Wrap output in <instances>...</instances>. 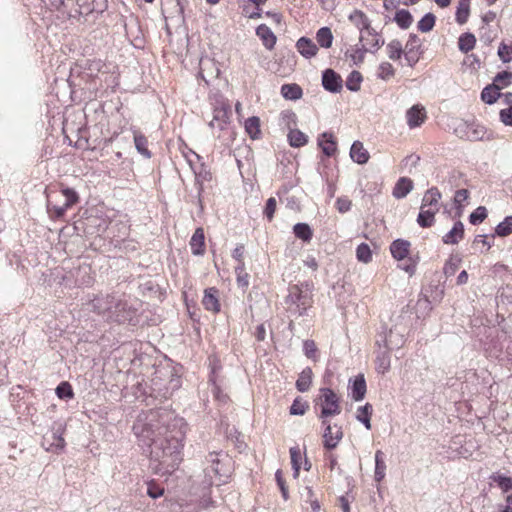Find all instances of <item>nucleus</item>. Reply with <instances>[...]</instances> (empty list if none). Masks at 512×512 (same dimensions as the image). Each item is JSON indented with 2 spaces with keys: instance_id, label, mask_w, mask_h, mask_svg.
Wrapping results in <instances>:
<instances>
[{
  "instance_id": "f257e3e1",
  "label": "nucleus",
  "mask_w": 512,
  "mask_h": 512,
  "mask_svg": "<svg viewBox=\"0 0 512 512\" xmlns=\"http://www.w3.org/2000/svg\"><path fill=\"white\" fill-rule=\"evenodd\" d=\"M151 415L149 423L133 427L135 434L144 445L152 447L151 453L157 455L156 450H162V463H166L168 459L172 462L178 461L186 434L187 425L184 419L165 410Z\"/></svg>"
},
{
  "instance_id": "f03ea898",
  "label": "nucleus",
  "mask_w": 512,
  "mask_h": 512,
  "mask_svg": "<svg viewBox=\"0 0 512 512\" xmlns=\"http://www.w3.org/2000/svg\"><path fill=\"white\" fill-rule=\"evenodd\" d=\"M313 285L308 282L290 285L285 297L287 312L295 317L306 316L313 306Z\"/></svg>"
},
{
  "instance_id": "7ed1b4c3",
  "label": "nucleus",
  "mask_w": 512,
  "mask_h": 512,
  "mask_svg": "<svg viewBox=\"0 0 512 512\" xmlns=\"http://www.w3.org/2000/svg\"><path fill=\"white\" fill-rule=\"evenodd\" d=\"M76 5L68 12L70 19H76L79 24L87 22V17L94 13L102 14L108 7L107 0H74Z\"/></svg>"
},
{
  "instance_id": "20e7f679",
  "label": "nucleus",
  "mask_w": 512,
  "mask_h": 512,
  "mask_svg": "<svg viewBox=\"0 0 512 512\" xmlns=\"http://www.w3.org/2000/svg\"><path fill=\"white\" fill-rule=\"evenodd\" d=\"M317 404L321 407L319 418H328L341 413L340 399L338 395L330 388H321L319 390Z\"/></svg>"
},
{
  "instance_id": "39448f33",
  "label": "nucleus",
  "mask_w": 512,
  "mask_h": 512,
  "mask_svg": "<svg viewBox=\"0 0 512 512\" xmlns=\"http://www.w3.org/2000/svg\"><path fill=\"white\" fill-rule=\"evenodd\" d=\"M91 307L93 311L97 312L100 315L107 317L108 319H113L114 317H118L117 312L124 308V304H122L119 300H117L112 295H106L104 297H96L91 301Z\"/></svg>"
},
{
  "instance_id": "423d86ee",
  "label": "nucleus",
  "mask_w": 512,
  "mask_h": 512,
  "mask_svg": "<svg viewBox=\"0 0 512 512\" xmlns=\"http://www.w3.org/2000/svg\"><path fill=\"white\" fill-rule=\"evenodd\" d=\"M64 427L61 423L55 424L50 435H44L41 446L48 452L60 453L65 447L63 438Z\"/></svg>"
},
{
  "instance_id": "0eeeda50",
  "label": "nucleus",
  "mask_w": 512,
  "mask_h": 512,
  "mask_svg": "<svg viewBox=\"0 0 512 512\" xmlns=\"http://www.w3.org/2000/svg\"><path fill=\"white\" fill-rule=\"evenodd\" d=\"M384 44L385 41L382 37L373 38V43H368V46L356 45L349 55L348 52L346 53V56L350 57L355 65H359L363 63L366 52L376 53Z\"/></svg>"
},
{
  "instance_id": "6e6552de",
  "label": "nucleus",
  "mask_w": 512,
  "mask_h": 512,
  "mask_svg": "<svg viewBox=\"0 0 512 512\" xmlns=\"http://www.w3.org/2000/svg\"><path fill=\"white\" fill-rule=\"evenodd\" d=\"M348 19L359 29L360 34L364 31L373 38L381 37L374 28L371 27V22L364 12L361 10H354Z\"/></svg>"
},
{
  "instance_id": "1a4fd4ad",
  "label": "nucleus",
  "mask_w": 512,
  "mask_h": 512,
  "mask_svg": "<svg viewBox=\"0 0 512 512\" xmlns=\"http://www.w3.org/2000/svg\"><path fill=\"white\" fill-rule=\"evenodd\" d=\"M230 119V107L221 102L213 109V118L209 122V126L214 129L224 130Z\"/></svg>"
},
{
  "instance_id": "9d476101",
  "label": "nucleus",
  "mask_w": 512,
  "mask_h": 512,
  "mask_svg": "<svg viewBox=\"0 0 512 512\" xmlns=\"http://www.w3.org/2000/svg\"><path fill=\"white\" fill-rule=\"evenodd\" d=\"M377 350L375 359V369L378 373L384 374L390 369V349L386 348L381 340L376 339Z\"/></svg>"
},
{
  "instance_id": "9b49d317",
  "label": "nucleus",
  "mask_w": 512,
  "mask_h": 512,
  "mask_svg": "<svg viewBox=\"0 0 512 512\" xmlns=\"http://www.w3.org/2000/svg\"><path fill=\"white\" fill-rule=\"evenodd\" d=\"M322 85L325 90L331 93H338L342 90L343 81L338 73L328 68L322 73Z\"/></svg>"
},
{
  "instance_id": "f8f14e48",
  "label": "nucleus",
  "mask_w": 512,
  "mask_h": 512,
  "mask_svg": "<svg viewBox=\"0 0 512 512\" xmlns=\"http://www.w3.org/2000/svg\"><path fill=\"white\" fill-rule=\"evenodd\" d=\"M377 339L381 340V343L390 350L399 349L405 342L404 335L397 332L395 329H390L389 333H379Z\"/></svg>"
},
{
  "instance_id": "ddd939ff",
  "label": "nucleus",
  "mask_w": 512,
  "mask_h": 512,
  "mask_svg": "<svg viewBox=\"0 0 512 512\" xmlns=\"http://www.w3.org/2000/svg\"><path fill=\"white\" fill-rule=\"evenodd\" d=\"M349 384L351 398L357 402L362 401L365 398L367 391V385L364 375H356L353 379H350Z\"/></svg>"
},
{
  "instance_id": "4468645a",
  "label": "nucleus",
  "mask_w": 512,
  "mask_h": 512,
  "mask_svg": "<svg viewBox=\"0 0 512 512\" xmlns=\"http://www.w3.org/2000/svg\"><path fill=\"white\" fill-rule=\"evenodd\" d=\"M334 428H336L335 432H333V427L331 426V424H327L326 429H324L323 445L328 450L336 448L343 437L342 428L338 427L337 425H335Z\"/></svg>"
},
{
  "instance_id": "2eb2a0df",
  "label": "nucleus",
  "mask_w": 512,
  "mask_h": 512,
  "mask_svg": "<svg viewBox=\"0 0 512 512\" xmlns=\"http://www.w3.org/2000/svg\"><path fill=\"white\" fill-rule=\"evenodd\" d=\"M207 463H209V466H207L204 469L205 477L208 478L207 483L211 485L213 483L214 477H220L222 476L221 469L219 467L220 460L218 458V454L215 452H211L206 457Z\"/></svg>"
},
{
  "instance_id": "dca6fc26",
  "label": "nucleus",
  "mask_w": 512,
  "mask_h": 512,
  "mask_svg": "<svg viewBox=\"0 0 512 512\" xmlns=\"http://www.w3.org/2000/svg\"><path fill=\"white\" fill-rule=\"evenodd\" d=\"M407 124L410 128L419 127L426 119L425 108L414 105L406 112Z\"/></svg>"
},
{
  "instance_id": "f3484780",
  "label": "nucleus",
  "mask_w": 512,
  "mask_h": 512,
  "mask_svg": "<svg viewBox=\"0 0 512 512\" xmlns=\"http://www.w3.org/2000/svg\"><path fill=\"white\" fill-rule=\"evenodd\" d=\"M190 248L193 255L201 256L205 252V235L203 228H197L190 239Z\"/></svg>"
},
{
  "instance_id": "a211bd4d",
  "label": "nucleus",
  "mask_w": 512,
  "mask_h": 512,
  "mask_svg": "<svg viewBox=\"0 0 512 512\" xmlns=\"http://www.w3.org/2000/svg\"><path fill=\"white\" fill-rule=\"evenodd\" d=\"M256 35L261 39L266 49L272 50L274 48L277 38L266 24H260L256 28Z\"/></svg>"
},
{
  "instance_id": "6ab92c4d",
  "label": "nucleus",
  "mask_w": 512,
  "mask_h": 512,
  "mask_svg": "<svg viewBox=\"0 0 512 512\" xmlns=\"http://www.w3.org/2000/svg\"><path fill=\"white\" fill-rule=\"evenodd\" d=\"M217 295H218V290L214 287L207 288L205 290L204 297L202 299V304L206 310L212 311L215 313L220 311V303H219Z\"/></svg>"
},
{
  "instance_id": "aec40b11",
  "label": "nucleus",
  "mask_w": 512,
  "mask_h": 512,
  "mask_svg": "<svg viewBox=\"0 0 512 512\" xmlns=\"http://www.w3.org/2000/svg\"><path fill=\"white\" fill-rule=\"evenodd\" d=\"M298 52L305 58L309 59L314 57L318 52L317 45L307 37H301L296 42Z\"/></svg>"
},
{
  "instance_id": "412c9836",
  "label": "nucleus",
  "mask_w": 512,
  "mask_h": 512,
  "mask_svg": "<svg viewBox=\"0 0 512 512\" xmlns=\"http://www.w3.org/2000/svg\"><path fill=\"white\" fill-rule=\"evenodd\" d=\"M464 237V224L458 220L454 223L452 229L446 233L442 241L445 244L455 245L458 244L460 240Z\"/></svg>"
},
{
  "instance_id": "4be33fe9",
  "label": "nucleus",
  "mask_w": 512,
  "mask_h": 512,
  "mask_svg": "<svg viewBox=\"0 0 512 512\" xmlns=\"http://www.w3.org/2000/svg\"><path fill=\"white\" fill-rule=\"evenodd\" d=\"M410 242L404 239L394 240L390 245V252L396 260H403L408 256Z\"/></svg>"
},
{
  "instance_id": "5701e85b",
  "label": "nucleus",
  "mask_w": 512,
  "mask_h": 512,
  "mask_svg": "<svg viewBox=\"0 0 512 512\" xmlns=\"http://www.w3.org/2000/svg\"><path fill=\"white\" fill-rule=\"evenodd\" d=\"M413 189V181L407 177H401L393 188V196L396 199L405 198Z\"/></svg>"
},
{
  "instance_id": "b1692460",
  "label": "nucleus",
  "mask_w": 512,
  "mask_h": 512,
  "mask_svg": "<svg viewBox=\"0 0 512 512\" xmlns=\"http://www.w3.org/2000/svg\"><path fill=\"white\" fill-rule=\"evenodd\" d=\"M439 208H424L420 207V212L417 217V223L422 228H429L435 222V215Z\"/></svg>"
},
{
  "instance_id": "393cba45",
  "label": "nucleus",
  "mask_w": 512,
  "mask_h": 512,
  "mask_svg": "<svg viewBox=\"0 0 512 512\" xmlns=\"http://www.w3.org/2000/svg\"><path fill=\"white\" fill-rule=\"evenodd\" d=\"M318 145L321 147L322 152L328 157H331L336 151V141L329 132H324L320 135Z\"/></svg>"
},
{
  "instance_id": "a878e982",
  "label": "nucleus",
  "mask_w": 512,
  "mask_h": 512,
  "mask_svg": "<svg viewBox=\"0 0 512 512\" xmlns=\"http://www.w3.org/2000/svg\"><path fill=\"white\" fill-rule=\"evenodd\" d=\"M350 157L358 164H365L369 160V153L360 141H355L350 149Z\"/></svg>"
},
{
  "instance_id": "bb28decb",
  "label": "nucleus",
  "mask_w": 512,
  "mask_h": 512,
  "mask_svg": "<svg viewBox=\"0 0 512 512\" xmlns=\"http://www.w3.org/2000/svg\"><path fill=\"white\" fill-rule=\"evenodd\" d=\"M441 199V193L437 187H431L428 189L422 199L421 207L424 208H439V200Z\"/></svg>"
},
{
  "instance_id": "cd10ccee",
  "label": "nucleus",
  "mask_w": 512,
  "mask_h": 512,
  "mask_svg": "<svg viewBox=\"0 0 512 512\" xmlns=\"http://www.w3.org/2000/svg\"><path fill=\"white\" fill-rule=\"evenodd\" d=\"M133 139L135 148L142 156L149 159L151 158V152L148 149V140L147 138L140 133L138 130H133Z\"/></svg>"
},
{
  "instance_id": "c85d7f7f",
  "label": "nucleus",
  "mask_w": 512,
  "mask_h": 512,
  "mask_svg": "<svg viewBox=\"0 0 512 512\" xmlns=\"http://www.w3.org/2000/svg\"><path fill=\"white\" fill-rule=\"evenodd\" d=\"M312 377V369L310 367L304 368L296 381L297 390L300 392H307L311 387Z\"/></svg>"
},
{
  "instance_id": "c756f323",
  "label": "nucleus",
  "mask_w": 512,
  "mask_h": 512,
  "mask_svg": "<svg viewBox=\"0 0 512 512\" xmlns=\"http://www.w3.org/2000/svg\"><path fill=\"white\" fill-rule=\"evenodd\" d=\"M500 97L502 93L496 84L487 85L481 92V100L489 105L494 104Z\"/></svg>"
},
{
  "instance_id": "7c9ffc66",
  "label": "nucleus",
  "mask_w": 512,
  "mask_h": 512,
  "mask_svg": "<svg viewBox=\"0 0 512 512\" xmlns=\"http://www.w3.org/2000/svg\"><path fill=\"white\" fill-rule=\"evenodd\" d=\"M469 128L470 129L468 130V135H466V140L483 141L485 139H489L488 132L484 126L475 123H470Z\"/></svg>"
},
{
  "instance_id": "2f4dec72",
  "label": "nucleus",
  "mask_w": 512,
  "mask_h": 512,
  "mask_svg": "<svg viewBox=\"0 0 512 512\" xmlns=\"http://www.w3.org/2000/svg\"><path fill=\"white\" fill-rule=\"evenodd\" d=\"M373 413V406L370 403H366L363 406L358 407L356 412V419L361 422L366 429H371V416Z\"/></svg>"
},
{
  "instance_id": "473e14b6",
  "label": "nucleus",
  "mask_w": 512,
  "mask_h": 512,
  "mask_svg": "<svg viewBox=\"0 0 512 512\" xmlns=\"http://www.w3.org/2000/svg\"><path fill=\"white\" fill-rule=\"evenodd\" d=\"M281 94L285 99L298 100L302 97L303 91L298 84H284L281 87Z\"/></svg>"
},
{
  "instance_id": "72a5a7b5",
  "label": "nucleus",
  "mask_w": 512,
  "mask_h": 512,
  "mask_svg": "<svg viewBox=\"0 0 512 512\" xmlns=\"http://www.w3.org/2000/svg\"><path fill=\"white\" fill-rule=\"evenodd\" d=\"M211 179V174L209 171L202 169L200 172L195 173V185L197 187V201L201 209H203L202 205V192L204 190L203 188V182L209 181Z\"/></svg>"
},
{
  "instance_id": "f704fd0d",
  "label": "nucleus",
  "mask_w": 512,
  "mask_h": 512,
  "mask_svg": "<svg viewBox=\"0 0 512 512\" xmlns=\"http://www.w3.org/2000/svg\"><path fill=\"white\" fill-rule=\"evenodd\" d=\"M476 44L475 36L470 32H465L458 39V48L463 53H468L474 49Z\"/></svg>"
},
{
  "instance_id": "c9c22d12",
  "label": "nucleus",
  "mask_w": 512,
  "mask_h": 512,
  "mask_svg": "<svg viewBox=\"0 0 512 512\" xmlns=\"http://www.w3.org/2000/svg\"><path fill=\"white\" fill-rule=\"evenodd\" d=\"M386 464L384 462V453L381 450H377L375 453V481L380 482L385 477Z\"/></svg>"
},
{
  "instance_id": "e433bc0d",
  "label": "nucleus",
  "mask_w": 512,
  "mask_h": 512,
  "mask_svg": "<svg viewBox=\"0 0 512 512\" xmlns=\"http://www.w3.org/2000/svg\"><path fill=\"white\" fill-rule=\"evenodd\" d=\"M470 14V0H459L456 10V22L463 25L467 22Z\"/></svg>"
},
{
  "instance_id": "4c0bfd02",
  "label": "nucleus",
  "mask_w": 512,
  "mask_h": 512,
  "mask_svg": "<svg viewBox=\"0 0 512 512\" xmlns=\"http://www.w3.org/2000/svg\"><path fill=\"white\" fill-rule=\"evenodd\" d=\"M295 236L303 242H310L313 237V232L310 226L306 223H297L293 227Z\"/></svg>"
},
{
  "instance_id": "58836bf2",
  "label": "nucleus",
  "mask_w": 512,
  "mask_h": 512,
  "mask_svg": "<svg viewBox=\"0 0 512 512\" xmlns=\"http://www.w3.org/2000/svg\"><path fill=\"white\" fill-rule=\"evenodd\" d=\"M318 44L323 48H330L333 42V34L329 27H322L316 33Z\"/></svg>"
},
{
  "instance_id": "ea45409f",
  "label": "nucleus",
  "mask_w": 512,
  "mask_h": 512,
  "mask_svg": "<svg viewBox=\"0 0 512 512\" xmlns=\"http://www.w3.org/2000/svg\"><path fill=\"white\" fill-rule=\"evenodd\" d=\"M289 144L292 147H302L308 142V137L298 129H290L288 133Z\"/></svg>"
},
{
  "instance_id": "a19ab883",
  "label": "nucleus",
  "mask_w": 512,
  "mask_h": 512,
  "mask_svg": "<svg viewBox=\"0 0 512 512\" xmlns=\"http://www.w3.org/2000/svg\"><path fill=\"white\" fill-rule=\"evenodd\" d=\"M394 21L401 29H408L413 22V17L408 10L401 9L396 12Z\"/></svg>"
},
{
  "instance_id": "79ce46f5",
  "label": "nucleus",
  "mask_w": 512,
  "mask_h": 512,
  "mask_svg": "<svg viewBox=\"0 0 512 512\" xmlns=\"http://www.w3.org/2000/svg\"><path fill=\"white\" fill-rule=\"evenodd\" d=\"M245 130L252 139H257L260 134V119L256 116L249 117L245 121Z\"/></svg>"
},
{
  "instance_id": "37998d69",
  "label": "nucleus",
  "mask_w": 512,
  "mask_h": 512,
  "mask_svg": "<svg viewBox=\"0 0 512 512\" xmlns=\"http://www.w3.org/2000/svg\"><path fill=\"white\" fill-rule=\"evenodd\" d=\"M435 22H436V16L433 13L429 12V13H426L420 19V21L417 24V28L422 33H427V32H430L434 28Z\"/></svg>"
},
{
  "instance_id": "c03bdc74",
  "label": "nucleus",
  "mask_w": 512,
  "mask_h": 512,
  "mask_svg": "<svg viewBox=\"0 0 512 512\" xmlns=\"http://www.w3.org/2000/svg\"><path fill=\"white\" fill-rule=\"evenodd\" d=\"M490 479L493 482H495L504 493H507L510 490H512V478L511 477H507V476L501 475L499 473H494L490 476Z\"/></svg>"
},
{
  "instance_id": "a18cd8bd",
  "label": "nucleus",
  "mask_w": 512,
  "mask_h": 512,
  "mask_svg": "<svg viewBox=\"0 0 512 512\" xmlns=\"http://www.w3.org/2000/svg\"><path fill=\"white\" fill-rule=\"evenodd\" d=\"M512 82V72L510 71H502L496 74L493 78L492 84H496V87L499 88V91L508 87Z\"/></svg>"
},
{
  "instance_id": "49530a36",
  "label": "nucleus",
  "mask_w": 512,
  "mask_h": 512,
  "mask_svg": "<svg viewBox=\"0 0 512 512\" xmlns=\"http://www.w3.org/2000/svg\"><path fill=\"white\" fill-rule=\"evenodd\" d=\"M388 56L391 60H398L403 54L402 44L399 40L394 39L387 44Z\"/></svg>"
},
{
  "instance_id": "de8ad7c7",
  "label": "nucleus",
  "mask_w": 512,
  "mask_h": 512,
  "mask_svg": "<svg viewBox=\"0 0 512 512\" xmlns=\"http://www.w3.org/2000/svg\"><path fill=\"white\" fill-rule=\"evenodd\" d=\"M363 78H362V75L360 72L358 71H352L348 77H347V80H346V87L348 90L350 91H353V92H357L358 90H360V85H361V82H362Z\"/></svg>"
},
{
  "instance_id": "09e8293b",
  "label": "nucleus",
  "mask_w": 512,
  "mask_h": 512,
  "mask_svg": "<svg viewBox=\"0 0 512 512\" xmlns=\"http://www.w3.org/2000/svg\"><path fill=\"white\" fill-rule=\"evenodd\" d=\"M512 233V216H506L495 228V234L499 237H506Z\"/></svg>"
},
{
  "instance_id": "8fccbe9b",
  "label": "nucleus",
  "mask_w": 512,
  "mask_h": 512,
  "mask_svg": "<svg viewBox=\"0 0 512 512\" xmlns=\"http://www.w3.org/2000/svg\"><path fill=\"white\" fill-rule=\"evenodd\" d=\"M356 256L360 262L369 263L372 259L371 249L368 244L361 243L356 249Z\"/></svg>"
},
{
  "instance_id": "3c124183",
  "label": "nucleus",
  "mask_w": 512,
  "mask_h": 512,
  "mask_svg": "<svg viewBox=\"0 0 512 512\" xmlns=\"http://www.w3.org/2000/svg\"><path fill=\"white\" fill-rule=\"evenodd\" d=\"M55 391L60 399H71L74 396L71 384L66 381L61 382Z\"/></svg>"
},
{
  "instance_id": "603ef678",
  "label": "nucleus",
  "mask_w": 512,
  "mask_h": 512,
  "mask_svg": "<svg viewBox=\"0 0 512 512\" xmlns=\"http://www.w3.org/2000/svg\"><path fill=\"white\" fill-rule=\"evenodd\" d=\"M49 3L51 8L68 15V12L73 8L74 0H49Z\"/></svg>"
},
{
  "instance_id": "864d4df0",
  "label": "nucleus",
  "mask_w": 512,
  "mask_h": 512,
  "mask_svg": "<svg viewBox=\"0 0 512 512\" xmlns=\"http://www.w3.org/2000/svg\"><path fill=\"white\" fill-rule=\"evenodd\" d=\"M487 218V209L484 206L477 207L469 216L472 225H478Z\"/></svg>"
},
{
  "instance_id": "5fc2aeb1",
  "label": "nucleus",
  "mask_w": 512,
  "mask_h": 512,
  "mask_svg": "<svg viewBox=\"0 0 512 512\" xmlns=\"http://www.w3.org/2000/svg\"><path fill=\"white\" fill-rule=\"evenodd\" d=\"M62 195L65 197L64 203H65L66 207H68V208H71L73 205H75L79 201L78 193L72 188H69V187L63 188Z\"/></svg>"
},
{
  "instance_id": "6e6d98bb",
  "label": "nucleus",
  "mask_w": 512,
  "mask_h": 512,
  "mask_svg": "<svg viewBox=\"0 0 512 512\" xmlns=\"http://www.w3.org/2000/svg\"><path fill=\"white\" fill-rule=\"evenodd\" d=\"M317 351V346L313 340L307 339L303 342V352L307 358L317 361Z\"/></svg>"
},
{
  "instance_id": "4d7b16f0",
  "label": "nucleus",
  "mask_w": 512,
  "mask_h": 512,
  "mask_svg": "<svg viewBox=\"0 0 512 512\" xmlns=\"http://www.w3.org/2000/svg\"><path fill=\"white\" fill-rule=\"evenodd\" d=\"M309 405L306 401H303L301 398H296L291 407L290 414L291 415H304Z\"/></svg>"
},
{
  "instance_id": "13d9d810",
  "label": "nucleus",
  "mask_w": 512,
  "mask_h": 512,
  "mask_svg": "<svg viewBox=\"0 0 512 512\" xmlns=\"http://www.w3.org/2000/svg\"><path fill=\"white\" fill-rule=\"evenodd\" d=\"M47 209L52 217L59 219L64 216L69 208L66 207L65 203H63V205H56L53 204L51 200H48Z\"/></svg>"
},
{
  "instance_id": "bf43d9fd",
  "label": "nucleus",
  "mask_w": 512,
  "mask_h": 512,
  "mask_svg": "<svg viewBox=\"0 0 512 512\" xmlns=\"http://www.w3.org/2000/svg\"><path fill=\"white\" fill-rule=\"evenodd\" d=\"M291 464L294 471V477H298L300 471L301 453L298 447L290 448Z\"/></svg>"
},
{
  "instance_id": "052dcab7",
  "label": "nucleus",
  "mask_w": 512,
  "mask_h": 512,
  "mask_svg": "<svg viewBox=\"0 0 512 512\" xmlns=\"http://www.w3.org/2000/svg\"><path fill=\"white\" fill-rule=\"evenodd\" d=\"M498 56L503 63H509L512 61V45H507L501 42L498 48Z\"/></svg>"
},
{
  "instance_id": "680f3d73",
  "label": "nucleus",
  "mask_w": 512,
  "mask_h": 512,
  "mask_svg": "<svg viewBox=\"0 0 512 512\" xmlns=\"http://www.w3.org/2000/svg\"><path fill=\"white\" fill-rule=\"evenodd\" d=\"M460 261H461L460 259L453 258V257H451L449 260L446 261L444 268H443V272L446 277H451L456 273V271L458 270Z\"/></svg>"
},
{
  "instance_id": "e2e57ef3",
  "label": "nucleus",
  "mask_w": 512,
  "mask_h": 512,
  "mask_svg": "<svg viewBox=\"0 0 512 512\" xmlns=\"http://www.w3.org/2000/svg\"><path fill=\"white\" fill-rule=\"evenodd\" d=\"M421 48V40L416 34H410L405 45V50L418 52Z\"/></svg>"
},
{
  "instance_id": "0e129e2a",
  "label": "nucleus",
  "mask_w": 512,
  "mask_h": 512,
  "mask_svg": "<svg viewBox=\"0 0 512 512\" xmlns=\"http://www.w3.org/2000/svg\"><path fill=\"white\" fill-rule=\"evenodd\" d=\"M379 77L382 79H389L395 73L393 66L389 62H383L379 66Z\"/></svg>"
},
{
  "instance_id": "69168bd1",
  "label": "nucleus",
  "mask_w": 512,
  "mask_h": 512,
  "mask_svg": "<svg viewBox=\"0 0 512 512\" xmlns=\"http://www.w3.org/2000/svg\"><path fill=\"white\" fill-rule=\"evenodd\" d=\"M276 205H277L276 199L273 198V197H270L266 201V205H265V208H264V215L267 217L268 220H272L273 219L274 213H275V210H276Z\"/></svg>"
},
{
  "instance_id": "338daca9",
  "label": "nucleus",
  "mask_w": 512,
  "mask_h": 512,
  "mask_svg": "<svg viewBox=\"0 0 512 512\" xmlns=\"http://www.w3.org/2000/svg\"><path fill=\"white\" fill-rule=\"evenodd\" d=\"M499 118L505 126H512V107L500 110Z\"/></svg>"
},
{
  "instance_id": "774afa93",
  "label": "nucleus",
  "mask_w": 512,
  "mask_h": 512,
  "mask_svg": "<svg viewBox=\"0 0 512 512\" xmlns=\"http://www.w3.org/2000/svg\"><path fill=\"white\" fill-rule=\"evenodd\" d=\"M469 127L470 123L462 121L455 127L454 132L460 139L466 140V135H468V130L470 129Z\"/></svg>"
}]
</instances>
